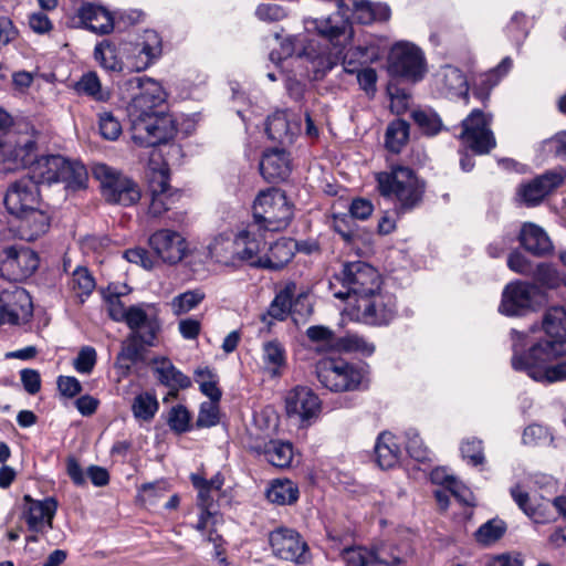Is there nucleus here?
<instances>
[{
	"instance_id": "nucleus-43",
	"label": "nucleus",
	"mask_w": 566,
	"mask_h": 566,
	"mask_svg": "<svg viewBox=\"0 0 566 566\" xmlns=\"http://www.w3.org/2000/svg\"><path fill=\"white\" fill-rule=\"evenodd\" d=\"M335 349L348 354H358L369 357L375 353L376 346L361 335L356 333H347L338 337L334 343Z\"/></svg>"
},
{
	"instance_id": "nucleus-45",
	"label": "nucleus",
	"mask_w": 566,
	"mask_h": 566,
	"mask_svg": "<svg viewBox=\"0 0 566 566\" xmlns=\"http://www.w3.org/2000/svg\"><path fill=\"white\" fill-rule=\"evenodd\" d=\"M297 485L291 480H275L268 490L269 501L279 505H291L298 499Z\"/></svg>"
},
{
	"instance_id": "nucleus-58",
	"label": "nucleus",
	"mask_w": 566,
	"mask_h": 566,
	"mask_svg": "<svg viewBox=\"0 0 566 566\" xmlns=\"http://www.w3.org/2000/svg\"><path fill=\"white\" fill-rule=\"evenodd\" d=\"M462 458L473 467L480 465L484 462L483 443L481 440L471 438L462 442L460 447Z\"/></svg>"
},
{
	"instance_id": "nucleus-39",
	"label": "nucleus",
	"mask_w": 566,
	"mask_h": 566,
	"mask_svg": "<svg viewBox=\"0 0 566 566\" xmlns=\"http://www.w3.org/2000/svg\"><path fill=\"white\" fill-rule=\"evenodd\" d=\"M296 290L295 283L286 284L271 302L268 312L261 316V321L268 325L272 322L269 317L275 321H284L291 312L292 300Z\"/></svg>"
},
{
	"instance_id": "nucleus-6",
	"label": "nucleus",
	"mask_w": 566,
	"mask_h": 566,
	"mask_svg": "<svg viewBox=\"0 0 566 566\" xmlns=\"http://www.w3.org/2000/svg\"><path fill=\"white\" fill-rule=\"evenodd\" d=\"M319 384L333 392L363 390L368 386V368L339 356L321 358L315 365Z\"/></svg>"
},
{
	"instance_id": "nucleus-53",
	"label": "nucleus",
	"mask_w": 566,
	"mask_h": 566,
	"mask_svg": "<svg viewBox=\"0 0 566 566\" xmlns=\"http://www.w3.org/2000/svg\"><path fill=\"white\" fill-rule=\"evenodd\" d=\"M506 525L502 520H490L482 524L475 532L474 536L478 543L482 545H491L499 541L505 533Z\"/></svg>"
},
{
	"instance_id": "nucleus-40",
	"label": "nucleus",
	"mask_w": 566,
	"mask_h": 566,
	"mask_svg": "<svg viewBox=\"0 0 566 566\" xmlns=\"http://www.w3.org/2000/svg\"><path fill=\"white\" fill-rule=\"evenodd\" d=\"M375 454L377 464L381 469L394 468L401 455V449L396 442L395 436L389 432L380 433L375 444Z\"/></svg>"
},
{
	"instance_id": "nucleus-42",
	"label": "nucleus",
	"mask_w": 566,
	"mask_h": 566,
	"mask_svg": "<svg viewBox=\"0 0 566 566\" xmlns=\"http://www.w3.org/2000/svg\"><path fill=\"white\" fill-rule=\"evenodd\" d=\"M209 254L216 262L223 265L237 266L239 256H237V235L230 237L220 234L209 244Z\"/></svg>"
},
{
	"instance_id": "nucleus-41",
	"label": "nucleus",
	"mask_w": 566,
	"mask_h": 566,
	"mask_svg": "<svg viewBox=\"0 0 566 566\" xmlns=\"http://www.w3.org/2000/svg\"><path fill=\"white\" fill-rule=\"evenodd\" d=\"M349 41L350 40H347L343 44V51L339 55V60L342 59L344 71L348 74H354L358 69H361L363 65L371 62L376 53L374 48L369 45L352 46L345 51Z\"/></svg>"
},
{
	"instance_id": "nucleus-49",
	"label": "nucleus",
	"mask_w": 566,
	"mask_h": 566,
	"mask_svg": "<svg viewBox=\"0 0 566 566\" xmlns=\"http://www.w3.org/2000/svg\"><path fill=\"white\" fill-rule=\"evenodd\" d=\"M409 137V124L397 119L390 123L386 130V147L392 153H399Z\"/></svg>"
},
{
	"instance_id": "nucleus-16",
	"label": "nucleus",
	"mask_w": 566,
	"mask_h": 566,
	"mask_svg": "<svg viewBox=\"0 0 566 566\" xmlns=\"http://www.w3.org/2000/svg\"><path fill=\"white\" fill-rule=\"evenodd\" d=\"M542 296L538 285L530 282L514 281L505 286L499 311L506 316H522L534 308Z\"/></svg>"
},
{
	"instance_id": "nucleus-23",
	"label": "nucleus",
	"mask_w": 566,
	"mask_h": 566,
	"mask_svg": "<svg viewBox=\"0 0 566 566\" xmlns=\"http://www.w3.org/2000/svg\"><path fill=\"white\" fill-rule=\"evenodd\" d=\"M148 244L156 256L164 263L177 264L187 253V242L177 231L160 229L148 239Z\"/></svg>"
},
{
	"instance_id": "nucleus-19",
	"label": "nucleus",
	"mask_w": 566,
	"mask_h": 566,
	"mask_svg": "<svg viewBox=\"0 0 566 566\" xmlns=\"http://www.w3.org/2000/svg\"><path fill=\"white\" fill-rule=\"evenodd\" d=\"M268 233L260 223L250 222L237 233V256L253 268L261 266L262 256L268 244Z\"/></svg>"
},
{
	"instance_id": "nucleus-27",
	"label": "nucleus",
	"mask_w": 566,
	"mask_h": 566,
	"mask_svg": "<svg viewBox=\"0 0 566 566\" xmlns=\"http://www.w3.org/2000/svg\"><path fill=\"white\" fill-rule=\"evenodd\" d=\"M434 81L441 94L449 98L462 97L469 103V85L464 73L452 65H443L434 75Z\"/></svg>"
},
{
	"instance_id": "nucleus-25",
	"label": "nucleus",
	"mask_w": 566,
	"mask_h": 566,
	"mask_svg": "<svg viewBox=\"0 0 566 566\" xmlns=\"http://www.w3.org/2000/svg\"><path fill=\"white\" fill-rule=\"evenodd\" d=\"M566 172L563 169L548 170L523 184L517 189V196L527 207L539 205L546 196L558 188L565 180Z\"/></svg>"
},
{
	"instance_id": "nucleus-17",
	"label": "nucleus",
	"mask_w": 566,
	"mask_h": 566,
	"mask_svg": "<svg viewBox=\"0 0 566 566\" xmlns=\"http://www.w3.org/2000/svg\"><path fill=\"white\" fill-rule=\"evenodd\" d=\"M125 324L134 337H139L140 343L154 346L161 324L158 307L153 303H140L129 306V315Z\"/></svg>"
},
{
	"instance_id": "nucleus-59",
	"label": "nucleus",
	"mask_w": 566,
	"mask_h": 566,
	"mask_svg": "<svg viewBox=\"0 0 566 566\" xmlns=\"http://www.w3.org/2000/svg\"><path fill=\"white\" fill-rule=\"evenodd\" d=\"M97 361V353L92 346H83L74 358L73 367L78 374L90 375Z\"/></svg>"
},
{
	"instance_id": "nucleus-4",
	"label": "nucleus",
	"mask_w": 566,
	"mask_h": 566,
	"mask_svg": "<svg viewBox=\"0 0 566 566\" xmlns=\"http://www.w3.org/2000/svg\"><path fill=\"white\" fill-rule=\"evenodd\" d=\"M3 202L8 213L20 221L22 239L33 241L48 231L50 218L41 209V196L35 180L24 177L11 184Z\"/></svg>"
},
{
	"instance_id": "nucleus-5",
	"label": "nucleus",
	"mask_w": 566,
	"mask_h": 566,
	"mask_svg": "<svg viewBox=\"0 0 566 566\" xmlns=\"http://www.w3.org/2000/svg\"><path fill=\"white\" fill-rule=\"evenodd\" d=\"M376 181L380 196L390 200L399 213L415 209L422 200L424 185L410 167L392 165L378 172Z\"/></svg>"
},
{
	"instance_id": "nucleus-22",
	"label": "nucleus",
	"mask_w": 566,
	"mask_h": 566,
	"mask_svg": "<svg viewBox=\"0 0 566 566\" xmlns=\"http://www.w3.org/2000/svg\"><path fill=\"white\" fill-rule=\"evenodd\" d=\"M270 545L273 554L281 559L305 563L308 558V547L301 535L291 528L280 527L271 532Z\"/></svg>"
},
{
	"instance_id": "nucleus-35",
	"label": "nucleus",
	"mask_w": 566,
	"mask_h": 566,
	"mask_svg": "<svg viewBox=\"0 0 566 566\" xmlns=\"http://www.w3.org/2000/svg\"><path fill=\"white\" fill-rule=\"evenodd\" d=\"M154 364L157 379L170 388L169 396L176 397L178 390L190 387V378L177 369L168 358L155 359Z\"/></svg>"
},
{
	"instance_id": "nucleus-26",
	"label": "nucleus",
	"mask_w": 566,
	"mask_h": 566,
	"mask_svg": "<svg viewBox=\"0 0 566 566\" xmlns=\"http://www.w3.org/2000/svg\"><path fill=\"white\" fill-rule=\"evenodd\" d=\"M193 486L198 490V506L201 509L196 530L203 533L208 531L207 541L214 544L216 548H219L221 537L213 531V526L217 523L216 513L210 511L213 497L211 490L209 489L208 480L197 475H191Z\"/></svg>"
},
{
	"instance_id": "nucleus-38",
	"label": "nucleus",
	"mask_w": 566,
	"mask_h": 566,
	"mask_svg": "<svg viewBox=\"0 0 566 566\" xmlns=\"http://www.w3.org/2000/svg\"><path fill=\"white\" fill-rule=\"evenodd\" d=\"M258 454H263L265 460L276 468H287L293 459V447L281 440H270L251 447Z\"/></svg>"
},
{
	"instance_id": "nucleus-28",
	"label": "nucleus",
	"mask_w": 566,
	"mask_h": 566,
	"mask_svg": "<svg viewBox=\"0 0 566 566\" xmlns=\"http://www.w3.org/2000/svg\"><path fill=\"white\" fill-rule=\"evenodd\" d=\"M3 265L17 279L30 276L39 266L36 253L28 247H8L3 250Z\"/></svg>"
},
{
	"instance_id": "nucleus-50",
	"label": "nucleus",
	"mask_w": 566,
	"mask_h": 566,
	"mask_svg": "<svg viewBox=\"0 0 566 566\" xmlns=\"http://www.w3.org/2000/svg\"><path fill=\"white\" fill-rule=\"evenodd\" d=\"M144 346L147 345L140 343L139 337L128 335L120 353L117 356L118 366L120 368L129 369L133 364L137 363L142 358Z\"/></svg>"
},
{
	"instance_id": "nucleus-7",
	"label": "nucleus",
	"mask_w": 566,
	"mask_h": 566,
	"mask_svg": "<svg viewBox=\"0 0 566 566\" xmlns=\"http://www.w3.org/2000/svg\"><path fill=\"white\" fill-rule=\"evenodd\" d=\"M35 184H64L66 189L77 190L86 186L88 178L85 166L61 155H44L30 166V176Z\"/></svg>"
},
{
	"instance_id": "nucleus-34",
	"label": "nucleus",
	"mask_w": 566,
	"mask_h": 566,
	"mask_svg": "<svg viewBox=\"0 0 566 566\" xmlns=\"http://www.w3.org/2000/svg\"><path fill=\"white\" fill-rule=\"evenodd\" d=\"M138 54L134 57L132 69L140 72L151 65L163 52V41L160 35L154 30H145L138 43Z\"/></svg>"
},
{
	"instance_id": "nucleus-51",
	"label": "nucleus",
	"mask_w": 566,
	"mask_h": 566,
	"mask_svg": "<svg viewBox=\"0 0 566 566\" xmlns=\"http://www.w3.org/2000/svg\"><path fill=\"white\" fill-rule=\"evenodd\" d=\"M297 70L293 71V75H286L285 77V87L289 95L296 102H300L305 93V84L303 83V78H312L313 71L311 70V65H305L303 67H296Z\"/></svg>"
},
{
	"instance_id": "nucleus-36",
	"label": "nucleus",
	"mask_w": 566,
	"mask_h": 566,
	"mask_svg": "<svg viewBox=\"0 0 566 566\" xmlns=\"http://www.w3.org/2000/svg\"><path fill=\"white\" fill-rule=\"evenodd\" d=\"M294 253V240L279 239L264 251L260 269L280 270L293 259Z\"/></svg>"
},
{
	"instance_id": "nucleus-24",
	"label": "nucleus",
	"mask_w": 566,
	"mask_h": 566,
	"mask_svg": "<svg viewBox=\"0 0 566 566\" xmlns=\"http://www.w3.org/2000/svg\"><path fill=\"white\" fill-rule=\"evenodd\" d=\"M57 506L55 497L49 496L44 500H34L31 495H24L22 516L28 528L34 533H44L52 528Z\"/></svg>"
},
{
	"instance_id": "nucleus-20",
	"label": "nucleus",
	"mask_w": 566,
	"mask_h": 566,
	"mask_svg": "<svg viewBox=\"0 0 566 566\" xmlns=\"http://www.w3.org/2000/svg\"><path fill=\"white\" fill-rule=\"evenodd\" d=\"M2 324L19 325L27 323L33 314V304L27 290L12 286L0 292Z\"/></svg>"
},
{
	"instance_id": "nucleus-12",
	"label": "nucleus",
	"mask_w": 566,
	"mask_h": 566,
	"mask_svg": "<svg viewBox=\"0 0 566 566\" xmlns=\"http://www.w3.org/2000/svg\"><path fill=\"white\" fill-rule=\"evenodd\" d=\"M92 174L99 181L102 193L107 202L129 207L140 199L138 186L106 164H95Z\"/></svg>"
},
{
	"instance_id": "nucleus-29",
	"label": "nucleus",
	"mask_w": 566,
	"mask_h": 566,
	"mask_svg": "<svg viewBox=\"0 0 566 566\" xmlns=\"http://www.w3.org/2000/svg\"><path fill=\"white\" fill-rule=\"evenodd\" d=\"M301 129L300 119L291 118L285 111H277L268 117L265 132L270 139L282 145H291Z\"/></svg>"
},
{
	"instance_id": "nucleus-14",
	"label": "nucleus",
	"mask_w": 566,
	"mask_h": 566,
	"mask_svg": "<svg viewBox=\"0 0 566 566\" xmlns=\"http://www.w3.org/2000/svg\"><path fill=\"white\" fill-rule=\"evenodd\" d=\"M388 70L394 76L419 82L427 73L423 52L410 42H398L390 50Z\"/></svg>"
},
{
	"instance_id": "nucleus-62",
	"label": "nucleus",
	"mask_w": 566,
	"mask_h": 566,
	"mask_svg": "<svg viewBox=\"0 0 566 566\" xmlns=\"http://www.w3.org/2000/svg\"><path fill=\"white\" fill-rule=\"evenodd\" d=\"M219 422V408L218 402L207 401L202 402L197 417L196 424L199 428H209Z\"/></svg>"
},
{
	"instance_id": "nucleus-48",
	"label": "nucleus",
	"mask_w": 566,
	"mask_h": 566,
	"mask_svg": "<svg viewBox=\"0 0 566 566\" xmlns=\"http://www.w3.org/2000/svg\"><path fill=\"white\" fill-rule=\"evenodd\" d=\"M206 297L200 289L189 290L176 295L170 302V308L174 315L180 316L195 310Z\"/></svg>"
},
{
	"instance_id": "nucleus-13",
	"label": "nucleus",
	"mask_w": 566,
	"mask_h": 566,
	"mask_svg": "<svg viewBox=\"0 0 566 566\" xmlns=\"http://www.w3.org/2000/svg\"><path fill=\"white\" fill-rule=\"evenodd\" d=\"M492 115L474 108L461 123L459 138L463 145L476 155L489 154L496 140L491 129Z\"/></svg>"
},
{
	"instance_id": "nucleus-60",
	"label": "nucleus",
	"mask_w": 566,
	"mask_h": 566,
	"mask_svg": "<svg viewBox=\"0 0 566 566\" xmlns=\"http://www.w3.org/2000/svg\"><path fill=\"white\" fill-rule=\"evenodd\" d=\"M98 128L101 135L108 140H116L122 134V125L111 112L99 114Z\"/></svg>"
},
{
	"instance_id": "nucleus-55",
	"label": "nucleus",
	"mask_w": 566,
	"mask_h": 566,
	"mask_svg": "<svg viewBox=\"0 0 566 566\" xmlns=\"http://www.w3.org/2000/svg\"><path fill=\"white\" fill-rule=\"evenodd\" d=\"M412 118L427 135H436L441 130L442 122L439 115L430 108L413 111Z\"/></svg>"
},
{
	"instance_id": "nucleus-30",
	"label": "nucleus",
	"mask_w": 566,
	"mask_h": 566,
	"mask_svg": "<svg viewBox=\"0 0 566 566\" xmlns=\"http://www.w3.org/2000/svg\"><path fill=\"white\" fill-rule=\"evenodd\" d=\"M80 24L96 34H108L114 29V18L102 6L84 3L77 10Z\"/></svg>"
},
{
	"instance_id": "nucleus-46",
	"label": "nucleus",
	"mask_w": 566,
	"mask_h": 566,
	"mask_svg": "<svg viewBox=\"0 0 566 566\" xmlns=\"http://www.w3.org/2000/svg\"><path fill=\"white\" fill-rule=\"evenodd\" d=\"M96 282L92 273L84 266H77L70 280L73 294L83 303L95 290Z\"/></svg>"
},
{
	"instance_id": "nucleus-52",
	"label": "nucleus",
	"mask_w": 566,
	"mask_h": 566,
	"mask_svg": "<svg viewBox=\"0 0 566 566\" xmlns=\"http://www.w3.org/2000/svg\"><path fill=\"white\" fill-rule=\"evenodd\" d=\"M94 57L106 71L120 72L123 69L122 61L116 53V48L108 42H102L95 46Z\"/></svg>"
},
{
	"instance_id": "nucleus-33",
	"label": "nucleus",
	"mask_w": 566,
	"mask_h": 566,
	"mask_svg": "<svg viewBox=\"0 0 566 566\" xmlns=\"http://www.w3.org/2000/svg\"><path fill=\"white\" fill-rule=\"evenodd\" d=\"M518 240L521 245L534 256H546L554 249L547 233L534 223H525L522 227Z\"/></svg>"
},
{
	"instance_id": "nucleus-15",
	"label": "nucleus",
	"mask_w": 566,
	"mask_h": 566,
	"mask_svg": "<svg viewBox=\"0 0 566 566\" xmlns=\"http://www.w3.org/2000/svg\"><path fill=\"white\" fill-rule=\"evenodd\" d=\"M349 14L361 24H369L375 21H388L391 14L390 8L385 3H374L368 0H338V12L329 15L328 18L339 17L348 23L350 36L353 38V28L349 22ZM347 41L343 36L339 38V46Z\"/></svg>"
},
{
	"instance_id": "nucleus-57",
	"label": "nucleus",
	"mask_w": 566,
	"mask_h": 566,
	"mask_svg": "<svg viewBox=\"0 0 566 566\" xmlns=\"http://www.w3.org/2000/svg\"><path fill=\"white\" fill-rule=\"evenodd\" d=\"M190 413L186 407L178 405L171 408L168 413L167 423L169 428L180 434L190 429Z\"/></svg>"
},
{
	"instance_id": "nucleus-54",
	"label": "nucleus",
	"mask_w": 566,
	"mask_h": 566,
	"mask_svg": "<svg viewBox=\"0 0 566 566\" xmlns=\"http://www.w3.org/2000/svg\"><path fill=\"white\" fill-rule=\"evenodd\" d=\"M156 397L149 392H144L135 397L132 409L135 418L149 421L158 410Z\"/></svg>"
},
{
	"instance_id": "nucleus-3",
	"label": "nucleus",
	"mask_w": 566,
	"mask_h": 566,
	"mask_svg": "<svg viewBox=\"0 0 566 566\" xmlns=\"http://www.w3.org/2000/svg\"><path fill=\"white\" fill-rule=\"evenodd\" d=\"M511 335L513 340L511 361L514 370L523 371L541 384L566 380V360L554 364V360L566 356V342L556 343L554 347L532 345L527 352H523L526 334L512 329Z\"/></svg>"
},
{
	"instance_id": "nucleus-18",
	"label": "nucleus",
	"mask_w": 566,
	"mask_h": 566,
	"mask_svg": "<svg viewBox=\"0 0 566 566\" xmlns=\"http://www.w3.org/2000/svg\"><path fill=\"white\" fill-rule=\"evenodd\" d=\"M284 401L286 415L306 426L316 420L322 410L319 397L307 386L293 387L285 394Z\"/></svg>"
},
{
	"instance_id": "nucleus-31",
	"label": "nucleus",
	"mask_w": 566,
	"mask_h": 566,
	"mask_svg": "<svg viewBox=\"0 0 566 566\" xmlns=\"http://www.w3.org/2000/svg\"><path fill=\"white\" fill-rule=\"evenodd\" d=\"M260 171L269 182H277L289 177L291 172V159L283 148H272L263 154L260 163Z\"/></svg>"
},
{
	"instance_id": "nucleus-44",
	"label": "nucleus",
	"mask_w": 566,
	"mask_h": 566,
	"mask_svg": "<svg viewBox=\"0 0 566 566\" xmlns=\"http://www.w3.org/2000/svg\"><path fill=\"white\" fill-rule=\"evenodd\" d=\"M532 277L539 289L555 290L562 285L566 286V274L552 263L542 262L536 264Z\"/></svg>"
},
{
	"instance_id": "nucleus-2",
	"label": "nucleus",
	"mask_w": 566,
	"mask_h": 566,
	"mask_svg": "<svg viewBox=\"0 0 566 566\" xmlns=\"http://www.w3.org/2000/svg\"><path fill=\"white\" fill-rule=\"evenodd\" d=\"M139 93L127 106L133 142L140 147H154L168 142L177 133L172 116L163 109L166 95L160 84L149 77L127 81Z\"/></svg>"
},
{
	"instance_id": "nucleus-9",
	"label": "nucleus",
	"mask_w": 566,
	"mask_h": 566,
	"mask_svg": "<svg viewBox=\"0 0 566 566\" xmlns=\"http://www.w3.org/2000/svg\"><path fill=\"white\" fill-rule=\"evenodd\" d=\"M415 548L409 538L391 542L376 548L350 547L343 551L347 566H398L407 563Z\"/></svg>"
},
{
	"instance_id": "nucleus-21",
	"label": "nucleus",
	"mask_w": 566,
	"mask_h": 566,
	"mask_svg": "<svg viewBox=\"0 0 566 566\" xmlns=\"http://www.w3.org/2000/svg\"><path fill=\"white\" fill-rule=\"evenodd\" d=\"M149 191L151 200L148 207V214L153 218L161 217L179 199L178 190H172L169 186L168 168L163 165L158 169H153L149 176Z\"/></svg>"
},
{
	"instance_id": "nucleus-37",
	"label": "nucleus",
	"mask_w": 566,
	"mask_h": 566,
	"mask_svg": "<svg viewBox=\"0 0 566 566\" xmlns=\"http://www.w3.org/2000/svg\"><path fill=\"white\" fill-rule=\"evenodd\" d=\"M262 364L264 370L272 377L282 376L287 365V354L284 345L277 339L266 340L262 344Z\"/></svg>"
},
{
	"instance_id": "nucleus-1",
	"label": "nucleus",
	"mask_w": 566,
	"mask_h": 566,
	"mask_svg": "<svg viewBox=\"0 0 566 566\" xmlns=\"http://www.w3.org/2000/svg\"><path fill=\"white\" fill-rule=\"evenodd\" d=\"M324 43L315 39L301 40L289 36L281 43V51H272L270 60L274 63L285 62L293 67L311 65L314 78H323L339 62L342 48L339 38L350 36L348 23L339 17L313 20L310 22Z\"/></svg>"
},
{
	"instance_id": "nucleus-11",
	"label": "nucleus",
	"mask_w": 566,
	"mask_h": 566,
	"mask_svg": "<svg viewBox=\"0 0 566 566\" xmlns=\"http://www.w3.org/2000/svg\"><path fill=\"white\" fill-rule=\"evenodd\" d=\"M396 297L381 290L360 296L349 306L348 314L355 322L371 326L389 324L396 316Z\"/></svg>"
},
{
	"instance_id": "nucleus-8",
	"label": "nucleus",
	"mask_w": 566,
	"mask_h": 566,
	"mask_svg": "<svg viewBox=\"0 0 566 566\" xmlns=\"http://www.w3.org/2000/svg\"><path fill=\"white\" fill-rule=\"evenodd\" d=\"M381 283L377 269L366 262L355 261L344 263L342 270L333 275L329 290L336 298H352L355 302L360 296L378 291Z\"/></svg>"
},
{
	"instance_id": "nucleus-32",
	"label": "nucleus",
	"mask_w": 566,
	"mask_h": 566,
	"mask_svg": "<svg viewBox=\"0 0 566 566\" xmlns=\"http://www.w3.org/2000/svg\"><path fill=\"white\" fill-rule=\"evenodd\" d=\"M542 326L545 337L533 345L554 347L556 343L566 342V310L560 306L548 308L544 314Z\"/></svg>"
},
{
	"instance_id": "nucleus-61",
	"label": "nucleus",
	"mask_w": 566,
	"mask_h": 566,
	"mask_svg": "<svg viewBox=\"0 0 566 566\" xmlns=\"http://www.w3.org/2000/svg\"><path fill=\"white\" fill-rule=\"evenodd\" d=\"M507 33L514 42L521 44L528 34L527 17L523 12H515L507 24Z\"/></svg>"
},
{
	"instance_id": "nucleus-10",
	"label": "nucleus",
	"mask_w": 566,
	"mask_h": 566,
	"mask_svg": "<svg viewBox=\"0 0 566 566\" xmlns=\"http://www.w3.org/2000/svg\"><path fill=\"white\" fill-rule=\"evenodd\" d=\"M293 218V206L280 189L261 191L253 203V221L264 231L275 232L285 229Z\"/></svg>"
},
{
	"instance_id": "nucleus-56",
	"label": "nucleus",
	"mask_w": 566,
	"mask_h": 566,
	"mask_svg": "<svg viewBox=\"0 0 566 566\" xmlns=\"http://www.w3.org/2000/svg\"><path fill=\"white\" fill-rule=\"evenodd\" d=\"M522 441L530 447L545 446L553 441V436L548 428L532 423L524 429Z\"/></svg>"
},
{
	"instance_id": "nucleus-47",
	"label": "nucleus",
	"mask_w": 566,
	"mask_h": 566,
	"mask_svg": "<svg viewBox=\"0 0 566 566\" xmlns=\"http://www.w3.org/2000/svg\"><path fill=\"white\" fill-rule=\"evenodd\" d=\"M80 94L86 95L96 102H106L111 93L102 87L101 81L95 72H87L82 75L75 86Z\"/></svg>"
},
{
	"instance_id": "nucleus-63",
	"label": "nucleus",
	"mask_w": 566,
	"mask_h": 566,
	"mask_svg": "<svg viewBox=\"0 0 566 566\" xmlns=\"http://www.w3.org/2000/svg\"><path fill=\"white\" fill-rule=\"evenodd\" d=\"M507 266L511 271L525 276H532L535 269L531 260L517 250L509 254Z\"/></svg>"
},
{
	"instance_id": "nucleus-64",
	"label": "nucleus",
	"mask_w": 566,
	"mask_h": 566,
	"mask_svg": "<svg viewBox=\"0 0 566 566\" xmlns=\"http://www.w3.org/2000/svg\"><path fill=\"white\" fill-rule=\"evenodd\" d=\"M406 450L409 455L419 462L426 461L428 459V450L423 446L418 432L411 429L406 432Z\"/></svg>"
}]
</instances>
